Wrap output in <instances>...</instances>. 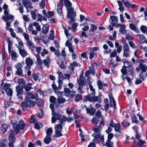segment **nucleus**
I'll return each mask as SVG.
<instances>
[{"instance_id":"1","label":"nucleus","mask_w":147,"mask_h":147,"mask_svg":"<svg viewBox=\"0 0 147 147\" xmlns=\"http://www.w3.org/2000/svg\"><path fill=\"white\" fill-rule=\"evenodd\" d=\"M26 93V98L24 102H22L21 104L22 109L24 111H25L26 108L33 107L35 105V102L31 100L30 99H36L38 98L37 94H33L32 92Z\"/></svg>"},{"instance_id":"2","label":"nucleus","mask_w":147,"mask_h":147,"mask_svg":"<svg viewBox=\"0 0 147 147\" xmlns=\"http://www.w3.org/2000/svg\"><path fill=\"white\" fill-rule=\"evenodd\" d=\"M64 3L67 11V19H70L71 22L75 21V17L76 16V12L74 11V8L72 7V3L69 0H64Z\"/></svg>"},{"instance_id":"3","label":"nucleus","mask_w":147,"mask_h":147,"mask_svg":"<svg viewBox=\"0 0 147 147\" xmlns=\"http://www.w3.org/2000/svg\"><path fill=\"white\" fill-rule=\"evenodd\" d=\"M25 126L24 122L23 121L21 120L18 123H13L12 124V127L13 130H11V131L13 133H16V135L18 133H23L24 131L22 132L20 130H24Z\"/></svg>"},{"instance_id":"4","label":"nucleus","mask_w":147,"mask_h":147,"mask_svg":"<svg viewBox=\"0 0 147 147\" xmlns=\"http://www.w3.org/2000/svg\"><path fill=\"white\" fill-rule=\"evenodd\" d=\"M63 128L62 125L61 124H57L55 127V133L56 136H54L55 137H59L62 136V134L61 133L62 131V129Z\"/></svg>"},{"instance_id":"5","label":"nucleus","mask_w":147,"mask_h":147,"mask_svg":"<svg viewBox=\"0 0 147 147\" xmlns=\"http://www.w3.org/2000/svg\"><path fill=\"white\" fill-rule=\"evenodd\" d=\"M9 142L8 145L9 147H13V144L16 140V138L13 134H9Z\"/></svg>"},{"instance_id":"6","label":"nucleus","mask_w":147,"mask_h":147,"mask_svg":"<svg viewBox=\"0 0 147 147\" xmlns=\"http://www.w3.org/2000/svg\"><path fill=\"white\" fill-rule=\"evenodd\" d=\"M56 98L54 96H51L50 98V102L51 103L50 105V107L52 110L53 113L55 112V110L54 108L55 103L56 102Z\"/></svg>"},{"instance_id":"7","label":"nucleus","mask_w":147,"mask_h":147,"mask_svg":"<svg viewBox=\"0 0 147 147\" xmlns=\"http://www.w3.org/2000/svg\"><path fill=\"white\" fill-rule=\"evenodd\" d=\"M81 77L82 78H83V76H82V75H80V78L79 80H78V92H82L81 86H83L84 83V80L83 79L80 78ZM82 92H84L82 91Z\"/></svg>"},{"instance_id":"8","label":"nucleus","mask_w":147,"mask_h":147,"mask_svg":"<svg viewBox=\"0 0 147 147\" xmlns=\"http://www.w3.org/2000/svg\"><path fill=\"white\" fill-rule=\"evenodd\" d=\"M54 112L52 113V115L54 116L53 117H52L51 119V122L52 123H54L55 122L56 119H60L61 117V114L59 113H54Z\"/></svg>"},{"instance_id":"9","label":"nucleus","mask_w":147,"mask_h":147,"mask_svg":"<svg viewBox=\"0 0 147 147\" xmlns=\"http://www.w3.org/2000/svg\"><path fill=\"white\" fill-rule=\"evenodd\" d=\"M74 119L71 117L67 118L65 116H63L62 117L59 119V123L61 125L63 124V123L64 122H65L67 121L69 122H70L72 121Z\"/></svg>"},{"instance_id":"10","label":"nucleus","mask_w":147,"mask_h":147,"mask_svg":"<svg viewBox=\"0 0 147 147\" xmlns=\"http://www.w3.org/2000/svg\"><path fill=\"white\" fill-rule=\"evenodd\" d=\"M2 19L4 21H8L9 20H10L11 21L10 22H12L14 20V18L13 15H9H9L7 16H3Z\"/></svg>"},{"instance_id":"11","label":"nucleus","mask_w":147,"mask_h":147,"mask_svg":"<svg viewBox=\"0 0 147 147\" xmlns=\"http://www.w3.org/2000/svg\"><path fill=\"white\" fill-rule=\"evenodd\" d=\"M86 110L87 114L90 115H94L96 111L93 107H91L90 108H86Z\"/></svg>"},{"instance_id":"12","label":"nucleus","mask_w":147,"mask_h":147,"mask_svg":"<svg viewBox=\"0 0 147 147\" xmlns=\"http://www.w3.org/2000/svg\"><path fill=\"white\" fill-rule=\"evenodd\" d=\"M70 66L69 67V70H71V71H74V67H78V64L77 63L76 61L73 62L72 63H70Z\"/></svg>"},{"instance_id":"13","label":"nucleus","mask_w":147,"mask_h":147,"mask_svg":"<svg viewBox=\"0 0 147 147\" xmlns=\"http://www.w3.org/2000/svg\"><path fill=\"white\" fill-rule=\"evenodd\" d=\"M25 61L26 65L28 66H31L33 64V61L30 57L27 58Z\"/></svg>"},{"instance_id":"14","label":"nucleus","mask_w":147,"mask_h":147,"mask_svg":"<svg viewBox=\"0 0 147 147\" xmlns=\"http://www.w3.org/2000/svg\"><path fill=\"white\" fill-rule=\"evenodd\" d=\"M32 85V83H28L26 85H25L23 86V88L25 89L26 91H30V89L33 88L31 87V86Z\"/></svg>"},{"instance_id":"15","label":"nucleus","mask_w":147,"mask_h":147,"mask_svg":"<svg viewBox=\"0 0 147 147\" xmlns=\"http://www.w3.org/2000/svg\"><path fill=\"white\" fill-rule=\"evenodd\" d=\"M63 6V5H60L59 4H57V11L60 16L61 15Z\"/></svg>"},{"instance_id":"16","label":"nucleus","mask_w":147,"mask_h":147,"mask_svg":"<svg viewBox=\"0 0 147 147\" xmlns=\"http://www.w3.org/2000/svg\"><path fill=\"white\" fill-rule=\"evenodd\" d=\"M18 49L19 53L22 57H24L27 56V53L24 50L21 49V47H18Z\"/></svg>"},{"instance_id":"17","label":"nucleus","mask_w":147,"mask_h":147,"mask_svg":"<svg viewBox=\"0 0 147 147\" xmlns=\"http://www.w3.org/2000/svg\"><path fill=\"white\" fill-rule=\"evenodd\" d=\"M49 26L48 24H46L43 25L42 30V32L44 34H46L47 33L49 30Z\"/></svg>"},{"instance_id":"18","label":"nucleus","mask_w":147,"mask_h":147,"mask_svg":"<svg viewBox=\"0 0 147 147\" xmlns=\"http://www.w3.org/2000/svg\"><path fill=\"white\" fill-rule=\"evenodd\" d=\"M92 96L91 94H89L85 96L84 98V101H88L90 102H92Z\"/></svg>"},{"instance_id":"19","label":"nucleus","mask_w":147,"mask_h":147,"mask_svg":"<svg viewBox=\"0 0 147 147\" xmlns=\"http://www.w3.org/2000/svg\"><path fill=\"white\" fill-rule=\"evenodd\" d=\"M137 36L139 37L140 41L141 44H143L145 43L144 41L145 40H146V38L144 35L142 34H138Z\"/></svg>"},{"instance_id":"20","label":"nucleus","mask_w":147,"mask_h":147,"mask_svg":"<svg viewBox=\"0 0 147 147\" xmlns=\"http://www.w3.org/2000/svg\"><path fill=\"white\" fill-rule=\"evenodd\" d=\"M129 66H126L125 65H124L122 66V68L121 69V72L123 75H126L127 73V68H128Z\"/></svg>"},{"instance_id":"21","label":"nucleus","mask_w":147,"mask_h":147,"mask_svg":"<svg viewBox=\"0 0 147 147\" xmlns=\"http://www.w3.org/2000/svg\"><path fill=\"white\" fill-rule=\"evenodd\" d=\"M109 98L110 99V102H111L112 101V102L113 103V106L114 108L116 109V105L115 102V101L114 99V98L111 95V94H110L109 93Z\"/></svg>"},{"instance_id":"22","label":"nucleus","mask_w":147,"mask_h":147,"mask_svg":"<svg viewBox=\"0 0 147 147\" xmlns=\"http://www.w3.org/2000/svg\"><path fill=\"white\" fill-rule=\"evenodd\" d=\"M97 28L96 26L93 24H92L91 25V27L89 30V32H91L94 33V31L96 30Z\"/></svg>"},{"instance_id":"23","label":"nucleus","mask_w":147,"mask_h":147,"mask_svg":"<svg viewBox=\"0 0 147 147\" xmlns=\"http://www.w3.org/2000/svg\"><path fill=\"white\" fill-rule=\"evenodd\" d=\"M115 131L116 132H118L120 133L121 132L120 130V125L119 124H116L114 127Z\"/></svg>"},{"instance_id":"24","label":"nucleus","mask_w":147,"mask_h":147,"mask_svg":"<svg viewBox=\"0 0 147 147\" xmlns=\"http://www.w3.org/2000/svg\"><path fill=\"white\" fill-rule=\"evenodd\" d=\"M36 56L37 58V61L38 65H41L43 63V62L42 61L39 55L38 54H37L36 55Z\"/></svg>"},{"instance_id":"25","label":"nucleus","mask_w":147,"mask_h":147,"mask_svg":"<svg viewBox=\"0 0 147 147\" xmlns=\"http://www.w3.org/2000/svg\"><path fill=\"white\" fill-rule=\"evenodd\" d=\"M57 101L60 104L63 103L65 102L66 100L65 98L59 96L57 99Z\"/></svg>"},{"instance_id":"26","label":"nucleus","mask_w":147,"mask_h":147,"mask_svg":"<svg viewBox=\"0 0 147 147\" xmlns=\"http://www.w3.org/2000/svg\"><path fill=\"white\" fill-rule=\"evenodd\" d=\"M50 32H51V33L49 34V38L51 40H53L55 39L54 36V31L53 30H51Z\"/></svg>"},{"instance_id":"27","label":"nucleus","mask_w":147,"mask_h":147,"mask_svg":"<svg viewBox=\"0 0 147 147\" xmlns=\"http://www.w3.org/2000/svg\"><path fill=\"white\" fill-rule=\"evenodd\" d=\"M51 138L50 136H46L44 140L45 143L46 144H49L51 140Z\"/></svg>"},{"instance_id":"28","label":"nucleus","mask_w":147,"mask_h":147,"mask_svg":"<svg viewBox=\"0 0 147 147\" xmlns=\"http://www.w3.org/2000/svg\"><path fill=\"white\" fill-rule=\"evenodd\" d=\"M129 28L132 30H134L136 32L138 30L137 28V26L134 25L132 23L130 24H129Z\"/></svg>"},{"instance_id":"29","label":"nucleus","mask_w":147,"mask_h":147,"mask_svg":"<svg viewBox=\"0 0 147 147\" xmlns=\"http://www.w3.org/2000/svg\"><path fill=\"white\" fill-rule=\"evenodd\" d=\"M10 86V84L9 83L5 84L3 88V89L4 90L5 92H7L8 89Z\"/></svg>"},{"instance_id":"30","label":"nucleus","mask_w":147,"mask_h":147,"mask_svg":"<svg viewBox=\"0 0 147 147\" xmlns=\"http://www.w3.org/2000/svg\"><path fill=\"white\" fill-rule=\"evenodd\" d=\"M110 18L113 22H115L117 23L118 22V18L117 16H111Z\"/></svg>"},{"instance_id":"31","label":"nucleus","mask_w":147,"mask_h":147,"mask_svg":"<svg viewBox=\"0 0 147 147\" xmlns=\"http://www.w3.org/2000/svg\"><path fill=\"white\" fill-rule=\"evenodd\" d=\"M128 68V72L129 73V74L131 75H133L134 73V68H133L132 66Z\"/></svg>"},{"instance_id":"32","label":"nucleus","mask_w":147,"mask_h":147,"mask_svg":"<svg viewBox=\"0 0 147 147\" xmlns=\"http://www.w3.org/2000/svg\"><path fill=\"white\" fill-rule=\"evenodd\" d=\"M57 73L58 74V83H59L60 82H61L60 79L62 78L63 79V75L62 72L60 71L58 72V71Z\"/></svg>"},{"instance_id":"33","label":"nucleus","mask_w":147,"mask_h":147,"mask_svg":"<svg viewBox=\"0 0 147 147\" xmlns=\"http://www.w3.org/2000/svg\"><path fill=\"white\" fill-rule=\"evenodd\" d=\"M8 125L6 124H3L2 126L1 129L2 132L4 133L6 131L7 128L8 127Z\"/></svg>"},{"instance_id":"34","label":"nucleus","mask_w":147,"mask_h":147,"mask_svg":"<svg viewBox=\"0 0 147 147\" xmlns=\"http://www.w3.org/2000/svg\"><path fill=\"white\" fill-rule=\"evenodd\" d=\"M140 67L141 69V71L140 72L141 73H143L146 72V71L145 69L144 64L140 63Z\"/></svg>"},{"instance_id":"35","label":"nucleus","mask_w":147,"mask_h":147,"mask_svg":"<svg viewBox=\"0 0 147 147\" xmlns=\"http://www.w3.org/2000/svg\"><path fill=\"white\" fill-rule=\"evenodd\" d=\"M11 57L13 59H16L18 57L17 53L13 50H12L11 52Z\"/></svg>"},{"instance_id":"36","label":"nucleus","mask_w":147,"mask_h":147,"mask_svg":"<svg viewBox=\"0 0 147 147\" xmlns=\"http://www.w3.org/2000/svg\"><path fill=\"white\" fill-rule=\"evenodd\" d=\"M97 84L99 89H102L103 88V84L100 80H98L97 81Z\"/></svg>"},{"instance_id":"37","label":"nucleus","mask_w":147,"mask_h":147,"mask_svg":"<svg viewBox=\"0 0 147 147\" xmlns=\"http://www.w3.org/2000/svg\"><path fill=\"white\" fill-rule=\"evenodd\" d=\"M23 87L22 88L19 85L17 86L16 87V92H23Z\"/></svg>"},{"instance_id":"38","label":"nucleus","mask_w":147,"mask_h":147,"mask_svg":"<svg viewBox=\"0 0 147 147\" xmlns=\"http://www.w3.org/2000/svg\"><path fill=\"white\" fill-rule=\"evenodd\" d=\"M53 132V130L52 128H49L48 129L47 131V136H50L52 134Z\"/></svg>"},{"instance_id":"39","label":"nucleus","mask_w":147,"mask_h":147,"mask_svg":"<svg viewBox=\"0 0 147 147\" xmlns=\"http://www.w3.org/2000/svg\"><path fill=\"white\" fill-rule=\"evenodd\" d=\"M23 74V71L22 69H17L16 71V74L18 75L21 76Z\"/></svg>"},{"instance_id":"40","label":"nucleus","mask_w":147,"mask_h":147,"mask_svg":"<svg viewBox=\"0 0 147 147\" xmlns=\"http://www.w3.org/2000/svg\"><path fill=\"white\" fill-rule=\"evenodd\" d=\"M140 29L143 33H145L146 32L147 27L144 25H142L140 27Z\"/></svg>"},{"instance_id":"41","label":"nucleus","mask_w":147,"mask_h":147,"mask_svg":"<svg viewBox=\"0 0 147 147\" xmlns=\"http://www.w3.org/2000/svg\"><path fill=\"white\" fill-rule=\"evenodd\" d=\"M82 99L81 96L79 94H78L75 97V100L76 102H78Z\"/></svg>"},{"instance_id":"42","label":"nucleus","mask_w":147,"mask_h":147,"mask_svg":"<svg viewBox=\"0 0 147 147\" xmlns=\"http://www.w3.org/2000/svg\"><path fill=\"white\" fill-rule=\"evenodd\" d=\"M121 125L123 127L125 128L129 125V123L124 121L121 123Z\"/></svg>"},{"instance_id":"43","label":"nucleus","mask_w":147,"mask_h":147,"mask_svg":"<svg viewBox=\"0 0 147 147\" xmlns=\"http://www.w3.org/2000/svg\"><path fill=\"white\" fill-rule=\"evenodd\" d=\"M117 54L116 51L115 49H114L113 51L110 55V57L111 58L115 57Z\"/></svg>"},{"instance_id":"44","label":"nucleus","mask_w":147,"mask_h":147,"mask_svg":"<svg viewBox=\"0 0 147 147\" xmlns=\"http://www.w3.org/2000/svg\"><path fill=\"white\" fill-rule=\"evenodd\" d=\"M114 60L113 59H111L110 60V63H109V64L110 65L112 66L111 67V68H112L113 67H115L118 65V64H114Z\"/></svg>"},{"instance_id":"45","label":"nucleus","mask_w":147,"mask_h":147,"mask_svg":"<svg viewBox=\"0 0 147 147\" xmlns=\"http://www.w3.org/2000/svg\"><path fill=\"white\" fill-rule=\"evenodd\" d=\"M45 5V0H42L41 2L40 3V6L41 9H43Z\"/></svg>"},{"instance_id":"46","label":"nucleus","mask_w":147,"mask_h":147,"mask_svg":"<svg viewBox=\"0 0 147 147\" xmlns=\"http://www.w3.org/2000/svg\"><path fill=\"white\" fill-rule=\"evenodd\" d=\"M47 13L48 14H47V16H46V17L48 18H51L54 15L53 12L52 11H48Z\"/></svg>"},{"instance_id":"47","label":"nucleus","mask_w":147,"mask_h":147,"mask_svg":"<svg viewBox=\"0 0 147 147\" xmlns=\"http://www.w3.org/2000/svg\"><path fill=\"white\" fill-rule=\"evenodd\" d=\"M23 36H24V38L26 41L29 40L30 39V37L28 34L25 33H23Z\"/></svg>"},{"instance_id":"48","label":"nucleus","mask_w":147,"mask_h":147,"mask_svg":"<svg viewBox=\"0 0 147 147\" xmlns=\"http://www.w3.org/2000/svg\"><path fill=\"white\" fill-rule=\"evenodd\" d=\"M122 2L124 3V5L127 7H129L131 6V4L130 3L128 2H124V0L121 1Z\"/></svg>"},{"instance_id":"49","label":"nucleus","mask_w":147,"mask_h":147,"mask_svg":"<svg viewBox=\"0 0 147 147\" xmlns=\"http://www.w3.org/2000/svg\"><path fill=\"white\" fill-rule=\"evenodd\" d=\"M106 145L108 147H113L112 144L109 140H107L106 143Z\"/></svg>"},{"instance_id":"50","label":"nucleus","mask_w":147,"mask_h":147,"mask_svg":"<svg viewBox=\"0 0 147 147\" xmlns=\"http://www.w3.org/2000/svg\"><path fill=\"white\" fill-rule=\"evenodd\" d=\"M40 113H38L36 114V115L39 118H41L43 115V112L42 109L40 110Z\"/></svg>"},{"instance_id":"51","label":"nucleus","mask_w":147,"mask_h":147,"mask_svg":"<svg viewBox=\"0 0 147 147\" xmlns=\"http://www.w3.org/2000/svg\"><path fill=\"white\" fill-rule=\"evenodd\" d=\"M6 22V29L7 30H9V27H10L11 26V23L10 22H9L8 21H5Z\"/></svg>"},{"instance_id":"52","label":"nucleus","mask_w":147,"mask_h":147,"mask_svg":"<svg viewBox=\"0 0 147 147\" xmlns=\"http://www.w3.org/2000/svg\"><path fill=\"white\" fill-rule=\"evenodd\" d=\"M15 67L17 69H22V65L20 62H18L16 65H15Z\"/></svg>"},{"instance_id":"53","label":"nucleus","mask_w":147,"mask_h":147,"mask_svg":"<svg viewBox=\"0 0 147 147\" xmlns=\"http://www.w3.org/2000/svg\"><path fill=\"white\" fill-rule=\"evenodd\" d=\"M44 65L46 66L47 68H49V63H49L47 60L44 59L43 60Z\"/></svg>"},{"instance_id":"54","label":"nucleus","mask_w":147,"mask_h":147,"mask_svg":"<svg viewBox=\"0 0 147 147\" xmlns=\"http://www.w3.org/2000/svg\"><path fill=\"white\" fill-rule=\"evenodd\" d=\"M32 77L35 81H36L38 78L37 75L35 73H34L32 74Z\"/></svg>"},{"instance_id":"55","label":"nucleus","mask_w":147,"mask_h":147,"mask_svg":"<svg viewBox=\"0 0 147 147\" xmlns=\"http://www.w3.org/2000/svg\"><path fill=\"white\" fill-rule=\"evenodd\" d=\"M99 97L98 96H92V102L98 101Z\"/></svg>"},{"instance_id":"56","label":"nucleus","mask_w":147,"mask_h":147,"mask_svg":"<svg viewBox=\"0 0 147 147\" xmlns=\"http://www.w3.org/2000/svg\"><path fill=\"white\" fill-rule=\"evenodd\" d=\"M32 17L33 20H35L36 18V15L34 12L31 11V12Z\"/></svg>"},{"instance_id":"57","label":"nucleus","mask_w":147,"mask_h":147,"mask_svg":"<svg viewBox=\"0 0 147 147\" xmlns=\"http://www.w3.org/2000/svg\"><path fill=\"white\" fill-rule=\"evenodd\" d=\"M43 16H42L40 14H38V19L37 20V21H40L41 22L42 21V19Z\"/></svg>"},{"instance_id":"58","label":"nucleus","mask_w":147,"mask_h":147,"mask_svg":"<svg viewBox=\"0 0 147 147\" xmlns=\"http://www.w3.org/2000/svg\"><path fill=\"white\" fill-rule=\"evenodd\" d=\"M90 70V73H91L92 75H94L95 74V69L94 67H89Z\"/></svg>"},{"instance_id":"59","label":"nucleus","mask_w":147,"mask_h":147,"mask_svg":"<svg viewBox=\"0 0 147 147\" xmlns=\"http://www.w3.org/2000/svg\"><path fill=\"white\" fill-rule=\"evenodd\" d=\"M27 41V43H28L30 47H32V48H34V46L33 45V43H32V42L30 41V39L29 40H28L27 41Z\"/></svg>"},{"instance_id":"60","label":"nucleus","mask_w":147,"mask_h":147,"mask_svg":"<svg viewBox=\"0 0 147 147\" xmlns=\"http://www.w3.org/2000/svg\"><path fill=\"white\" fill-rule=\"evenodd\" d=\"M8 44V45L11 46L13 45L12 42L9 39V38L7 37L6 38Z\"/></svg>"},{"instance_id":"61","label":"nucleus","mask_w":147,"mask_h":147,"mask_svg":"<svg viewBox=\"0 0 147 147\" xmlns=\"http://www.w3.org/2000/svg\"><path fill=\"white\" fill-rule=\"evenodd\" d=\"M95 53L94 52L92 53H89L90 56L89 59L90 60H92L94 57V54Z\"/></svg>"},{"instance_id":"62","label":"nucleus","mask_w":147,"mask_h":147,"mask_svg":"<svg viewBox=\"0 0 147 147\" xmlns=\"http://www.w3.org/2000/svg\"><path fill=\"white\" fill-rule=\"evenodd\" d=\"M65 45L68 47L72 46V45L71 42H70L68 40H67L65 42Z\"/></svg>"},{"instance_id":"63","label":"nucleus","mask_w":147,"mask_h":147,"mask_svg":"<svg viewBox=\"0 0 147 147\" xmlns=\"http://www.w3.org/2000/svg\"><path fill=\"white\" fill-rule=\"evenodd\" d=\"M132 120L133 122L134 123H135L136 124H138V121L137 120L136 117V116L132 117Z\"/></svg>"},{"instance_id":"64","label":"nucleus","mask_w":147,"mask_h":147,"mask_svg":"<svg viewBox=\"0 0 147 147\" xmlns=\"http://www.w3.org/2000/svg\"><path fill=\"white\" fill-rule=\"evenodd\" d=\"M145 143V142L144 141H142L141 140H139L138 142V145L140 146H142Z\"/></svg>"}]
</instances>
